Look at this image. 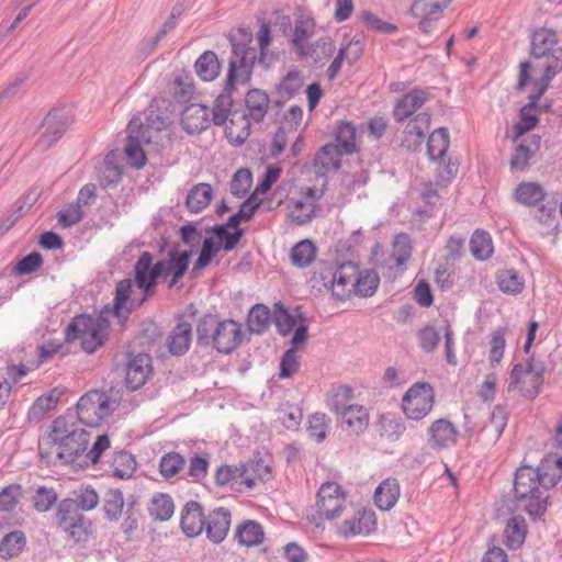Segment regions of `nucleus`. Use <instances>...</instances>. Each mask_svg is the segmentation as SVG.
<instances>
[{
    "instance_id": "1",
    "label": "nucleus",
    "mask_w": 562,
    "mask_h": 562,
    "mask_svg": "<svg viewBox=\"0 0 562 562\" xmlns=\"http://www.w3.org/2000/svg\"><path fill=\"white\" fill-rule=\"evenodd\" d=\"M192 255V249L180 250L179 243H172L168 249L167 258L158 260L156 263H154L151 252H142L134 265V278L135 284L143 291V295L139 299L132 297V279L127 278L119 281L114 291V316L120 321L126 319L134 308L143 305L147 297L154 294L159 278L167 280L170 277L168 288H173L188 271Z\"/></svg>"
},
{
    "instance_id": "2",
    "label": "nucleus",
    "mask_w": 562,
    "mask_h": 562,
    "mask_svg": "<svg viewBox=\"0 0 562 562\" xmlns=\"http://www.w3.org/2000/svg\"><path fill=\"white\" fill-rule=\"evenodd\" d=\"M236 34L229 35L232 45V56L228 61V72L223 91L217 95L212 109V123L216 126L224 125L227 121L229 124L225 128L226 136L231 142L234 140V126L241 124V131L236 136L237 144H241L249 136L250 123L245 113L237 115L232 112L233 99L232 93L237 85H247L252 75L258 53L254 47H249L251 42V33L245 29H238Z\"/></svg>"
},
{
    "instance_id": "3",
    "label": "nucleus",
    "mask_w": 562,
    "mask_h": 562,
    "mask_svg": "<svg viewBox=\"0 0 562 562\" xmlns=\"http://www.w3.org/2000/svg\"><path fill=\"white\" fill-rule=\"evenodd\" d=\"M196 344L212 347L217 352L229 355L243 342L244 333L238 322L221 318L220 315L206 313L196 323Z\"/></svg>"
},
{
    "instance_id": "4",
    "label": "nucleus",
    "mask_w": 562,
    "mask_h": 562,
    "mask_svg": "<svg viewBox=\"0 0 562 562\" xmlns=\"http://www.w3.org/2000/svg\"><path fill=\"white\" fill-rule=\"evenodd\" d=\"M514 497L518 506L531 519L541 518L548 507V490L543 486L539 473L530 465L519 467L514 476Z\"/></svg>"
},
{
    "instance_id": "5",
    "label": "nucleus",
    "mask_w": 562,
    "mask_h": 562,
    "mask_svg": "<svg viewBox=\"0 0 562 562\" xmlns=\"http://www.w3.org/2000/svg\"><path fill=\"white\" fill-rule=\"evenodd\" d=\"M50 438L57 445V458L65 464H77L83 460L90 434L74 427L67 417L59 416L53 422Z\"/></svg>"
},
{
    "instance_id": "6",
    "label": "nucleus",
    "mask_w": 562,
    "mask_h": 562,
    "mask_svg": "<svg viewBox=\"0 0 562 562\" xmlns=\"http://www.w3.org/2000/svg\"><path fill=\"white\" fill-rule=\"evenodd\" d=\"M543 362L535 361L533 358L527 361L526 367L517 363L512 369L508 390L515 389L522 383L520 387L522 395L527 398H535L543 384Z\"/></svg>"
},
{
    "instance_id": "7",
    "label": "nucleus",
    "mask_w": 562,
    "mask_h": 562,
    "mask_svg": "<svg viewBox=\"0 0 562 562\" xmlns=\"http://www.w3.org/2000/svg\"><path fill=\"white\" fill-rule=\"evenodd\" d=\"M78 420L87 426H99L111 414L110 396L102 391L92 390L83 394L77 405Z\"/></svg>"
},
{
    "instance_id": "8",
    "label": "nucleus",
    "mask_w": 562,
    "mask_h": 562,
    "mask_svg": "<svg viewBox=\"0 0 562 562\" xmlns=\"http://www.w3.org/2000/svg\"><path fill=\"white\" fill-rule=\"evenodd\" d=\"M435 403V392L427 382H417L404 394L402 409L407 418L420 420L431 411Z\"/></svg>"
},
{
    "instance_id": "9",
    "label": "nucleus",
    "mask_w": 562,
    "mask_h": 562,
    "mask_svg": "<svg viewBox=\"0 0 562 562\" xmlns=\"http://www.w3.org/2000/svg\"><path fill=\"white\" fill-rule=\"evenodd\" d=\"M72 119L65 108L52 109L41 123V134L36 142L40 149L50 148L58 139L63 137L67 128L71 125Z\"/></svg>"
},
{
    "instance_id": "10",
    "label": "nucleus",
    "mask_w": 562,
    "mask_h": 562,
    "mask_svg": "<svg viewBox=\"0 0 562 562\" xmlns=\"http://www.w3.org/2000/svg\"><path fill=\"white\" fill-rule=\"evenodd\" d=\"M345 496L340 485L334 482L324 483L317 493V514L325 519L338 517L344 508Z\"/></svg>"
},
{
    "instance_id": "11",
    "label": "nucleus",
    "mask_w": 562,
    "mask_h": 562,
    "mask_svg": "<svg viewBox=\"0 0 562 562\" xmlns=\"http://www.w3.org/2000/svg\"><path fill=\"white\" fill-rule=\"evenodd\" d=\"M153 359L148 353L139 352L133 356L127 352V362L125 366V386L130 391L140 389L149 379L153 371Z\"/></svg>"
},
{
    "instance_id": "12",
    "label": "nucleus",
    "mask_w": 562,
    "mask_h": 562,
    "mask_svg": "<svg viewBox=\"0 0 562 562\" xmlns=\"http://www.w3.org/2000/svg\"><path fill=\"white\" fill-rule=\"evenodd\" d=\"M546 198L543 188L537 182H520L514 192V199L516 202L525 206H537L539 205V212L541 216H550L555 211V202L539 204Z\"/></svg>"
},
{
    "instance_id": "13",
    "label": "nucleus",
    "mask_w": 562,
    "mask_h": 562,
    "mask_svg": "<svg viewBox=\"0 0 562 562\" xmlns=\"http://www.w3.org/2000/svg\"><path fill=\"white\" fill-rule=\"evenodd\" d=\"M358 271L359 267L351 261L342 262L337 267L331 278L333 295L337 300L345 301L351 296L352 283L356 281Z\"/></svg>"
},
{
    "instance_id": "14",
    "label": "nucleus",
    "mask_w": 562,
    "mask_h": 562,
    "mask_svg": "<svg viewBox=\"0 0 562 562\" xmlns=\"http://www.w3.org/2000/svg\"><path fill=\"white\" fill-rule=\"evenodd\" d=\"M232 514L228 508L217 507L211 510L205 517V535L213 543H221L225 540L231 527Z\"/></svg>"
},
{
    "instance_id": "15",
    "label": "nucleus",
    "mask_w": 562,
    "mask_h": 562,
    "mask_svg": "<svg viewBox=\"0 0 562 562\" xmlns=\"http://www.w3.org/2000/svg\"><path fill=\"white\" fill-rule=\"evenodd\" d=\"M192 336V324L186 321L184 316H180L166 340L169 353L176 357L186 355L190 349Z\"/></svg>"
},
{
    "instance_id": "16",
    "label": "nucleus",
    "mask_w": 562,
    "mask_h": 562,
    "mask_svg": "<svg viewBox=\"0 0 562 562\" xmlns=\"http://www.w3.org/2000/svg\"><path fill=\"white\" fill-rule=\"evenodd\" d=\"M210 110L203 104L190 103L184 106L181 113V125L190 134H200L210 127Z\"/></svg>"
},
{
    "instance_id": "17",
    "label": "nucleus",
    "mask_w": 562,
    "mask_h": 562,
    "mask_svg": "<svg viewBox=\"0 0 562 562\" xmlns=\"http://www.w3.org/2000/svg\"><path fill=\"white\" fill-rule=\"evenodd\" d=\"M427 434L428 445L434 450H442L457 442V428L446 418H439L432 422Z\"/></svg>"
},
{
    "instance_id": "18",
    "label": "nucleus",
    "mask_w": 562,
    "mask_h": 562,
    "mask_svg": "<svg viewBox=\"0 0 562 562\" xmlns=\"http://www.w3.org/2000/svg\"><path fill=\"white\" fill-rule=\"evenodd\" d=\"M429 123L430 115L427 112L418 113L407 123L404 130L402 146L409 151H416L425 140Z\"/></svg>"
},
{
    "instance_id": "19",
    "label": "nucleus",
    "mask_w": 562,
    "mask_h": 562,
    "mask_svg": "<svg viewBox=\"0 0 562 562\" xmlns=\"http://www.w3.org/2000/svg\"><path fill=\"white\" fill-rule=\"evenodd\" d=\"M205 517L203 507L195 501L188 502L182 510L180 517V527L183 533L190 538L201 535L205 528Z\"/></svg>"
},
{
    "instance_id": "20",
    "label": "nucleus",
    "mask_w": 562,
    "mask_h": 562,
    "mask_svg": "<svg viewBox=\"0 0 562 562\" xmlns=\"http://www.w3.org/2000/svg\"><path fill=\"white\" fill-rule=\"evenodd\" d=\"M342 155L345 154L329 143L322 146L313 159L316 176L326 178L329 172L338 171L341 167Z\"/></svg>"
},
{
    "instance_id": "21",
    "label": "nucleus",
    "mask_w": 562,
    "mask_h": 562,
    "mask_svg": "<svg viewBox=\"0 0 562 562\" xmlns=\"http://www.w3.org/2000/svg\"><path fill=\"white\" fill-rule=\"evenodd\" d=\"M429 98V92L425 89L414 88L404 94L395 104L393 110L394 119L403 122L422 108Z\"/></svg>"
},
{
    "instance_id": "22",
    "label": "nucleus",
    "mask_w": 562,
    "mask_h": 562,
    "mask_svg": "<svg viewBox=\"0 0 562 562\" xmlns=\"http://www.w3.org/2000/svg\"><path fill=\"white\" fill-rule=\"evenodd\" d=\"M151 143V135H144L127 132V143L124 147L126 159L130 166L140 169L146 164V155L142 144Z\"/></svg>"
},
{
    "instance_id": "23",
    "label": "nucleus",
    "mask_w": 562,
    "mask_h": 562,
    "mask_svg": "<svg viewBox=\"0 0 562 562\" xmlns=\"http://www.w3.org/2000/svg\"><path fill=\"white\" fill-rule=\"evenodd\" d=\"M535 470L539 473L543 486L549 491L554 487L562 477V457L548 454Z\"/></svg>"
},
{
    "instance_id": "24",
    "label": "nucleus",
    "mask_w": 562,
    "mask_h": 562,
    "mask_svg": "<svg viewBox=\"0 0 562 562\" xmlns=\"http://www.w3.org/2000/svg\"><path fill=\"white\" fill-rule=\"evenodd\" d=\"M168 125L169 122L167 117L150 111L146 116L145 122H143L139 117H133L127 125V132L151 135L153 138L154 134L166 130Z\"/></svg>"
},
{
    "instance_id": "25",
    "label": "nucleus",
    "mask_w": 562,
    "mask_h": 562,
    "mask_svg": "<svg viewBox=\"0 0 562 562\" xmlns=\"http://www.w3.org/2000/svg\"><path fill=\"white\" fill-rule=\"evenodd\" d=\"M295 313L296 315L291 314L281 302L274 304L273 323L281 336H288L296 327L297 319L300 323H305L306 318L300 313V307L295 310Z\"/></svg>"
},
{
    "instance_id": "26",
    "label": "nucleus",
    "mask_w": 562,
    "mask_h": 562,
    "mask_svg": "<svg viewBox=\"0 0 562 562\" xmlns=\"http://www.w3.org/2000/svg\"><path fill=\"white\" fill-rule=\"evenodd\" d=\"M356 136L357 130L352 123L340 122L335 130V142L330 144L345 155H351L358 150Z\"/></svg>"
},
{
    "instance_id": "27",
    "label": "nucleus",
    "mask_w": 562,
    "mask_h": 562,
    "mask_svg": "<svg viewBox=\"0 0 562 562\" xmlns=\"http://www.w3.org/2000/svg\"><path fill=\"white\" fill-rule=\"evenodd\" d=\"M213 198L211 184L201 182L189 190L186 198V206L191 213H199L206 209Z\"/></svg>"
},
{
    "instance_id": "28",
    "label": "nucleus",
    "mask_w": 562,
    "mask_h": 562,
    "mask_svg": "<svg viewBox=\"0 0 562 562\" xmlns=\"http://www.w3.org/2000/svg\"><path fill=\"white\" fill-rule=\"evenodd\" d=\"M400 497V484L395 479H386L376 487L374 503L381 510H390Z\"/></svg>"
},
{
    "instance_id": "29",
    "label": "nucleus",
    "mask_w": 562,
    "mask_h": 562,
    "mask_svg": "<svg viewBox=\"0 0 562 562\" xmlns=\"http://www.w3.org/2000/svg\"><path fill=\"white\" fill-rule=\"evenodd\" d=\"M97 177L103 188L115 186L122 179V168L114 161V154H108L97 167Z\"/></svg>"
},
{
    "instance_id": "30",
    "label": "nucleus",
    "mask_w": 562,
    "mask_h": 562,
    "mask_svg": "<svg viewBox=\"0 0 562 562\" xmlns=\"http://www.w3.org/2000/svg\"><path fill=\"white\" fill-rule=\"evenodd\" d=\"M527 533V525L521 516H514L508 519L505 530V544L507 548L518 549L525 541Z\"/></svg>"
},
{
    "instance_id": "31",
    "label": "nucleus",
    "mask_w": 562,
    "mask_h": 562,
    "mask_svg": "<svg viewBox=\"0 0 562 562\" xmlns=\"http://www.w3.org/2000/svg\"><path fill=\"white\" fill-rule=\"evenodd\" d=\"M265 532L262 526L255 520H246L235 531L237 541L246 547H254L262 542Z\"/></svg>"
},
{
    "instance_id": "32",
    "label": "nucleus",
    "mask_w": 562,
    "mask_h": 562,
    "mask_svg": "<svg viewBox=\"0 0 562 562\" xmlns=\"http://www.w3.org/2000/svg\"><path fill=\"white\" fill-rule=\"evenodd\" d=\"M109 327V322L99 316V321L95 325L80 339V346L87 353H93L99 347H101L105 339V330Z\"/></svg>"
},
{
    "instance_id": "33",
    "label": "nucleus",
    "mask_w": 562,
    "mask_h": 562,
    "mask_svg": "<svg viewBox=\"0 0 562 562\" xmlns=\"http://www.w3.org/2000/svg\"><path fill=\"white\" fill-rule=\"evenodd\" d=\"M194 68L202 80L212 81L220 75L221 63L213 50H206L196 59Z\"/></svg>"
},
{
    "instance_id": "34",
    "label": "nucleus",
    "mask_w": 562,
    "mask_h": 562,
    "mask_svg": "<svg viewBox=\"0 0 562 562\" xmlns=\"http://www.w3.org/2000/svg\"><path fill=\"white\" fill-rule=\"evenodd\" d=\"M26 547V537L23 531L14 530L7 533L0 541V558L10 560L16 558Z\"/></svg>"
},
{
    "instance_id": "35",
    "label": "nucleus",
    "mask_w": 562,
    "mask_h": 562,
    "mask_svg": "<svg viewBox=\"0 0 562 562\" xmlns=\"http://www.w3.org/2000/svg\"><path fill=\"white\" fill-rule=\"evenodd\" d=\"M271 321L273 312L271 313L265 304H256L248 313L247 326L250 333L262 334L269 328Z\"/></svg>"
},
{
    "instance_id": "36",
    "label": "nucleus",
    "mask_w": 562,
    "mask_h": 562,
    "mask_svg": "<svg viewBox=\"0 0 562 562\" xmlns=\"http://www.w3.org/2000/svg\"><path fill=\"white\" fill-rule=\"evenodd\" d=\"M269 98L268 94L260 89H252L247 92L246 106L249 111L250 117L256 122H261L268 111Z\"/></svg>"
},
{
    "instance_id": "37",
    "label": "nucleus",
    "mask_w": 562,
    "mask_h": 562,
    "mask_svg": "<svg viewBox=\"0 0 562 562\" xmlns=\"http://www.w3.org/2000/svg\"><path fill=\"white\" fill-rule=\"evenodd\" d=\"M99 321V317H92L87 314L75 316L67 325L65 337L67 342L80 340Z\"/></svg>"
},
{
    "instance_id": "38",
    "label": "nucleus",
    "mask_w": 562,
    "mask_h": 562,
    "mask_svg": "<svg viewBox=\"0 0 562 562\" xmlns=\"http://www.w3.org/2000/svg\"><path fill=\"white\" fill-rule=\"evenodd\" d=\"M175 505L168 494L156 493L148 506L149 515L154 520L166 521L173 515Z\"/></svg>"
},
{
    "instance_id": "39",
    "label": "nucleus",
    "mask_w": 562,
    "mask_h": 562,
    "mask_svg": "<svg viewBox=\"0 0 562 562\" xmlns=\"http://www.w3.org/2000/svg\"><path fill=\"white\" fill-rule=\"evenodd\" d=\"M111 468L115 477L126 480L133 476L137 462L131 452L119 451L113 456Z\"/></svg>"
},
{
    "instance_id": "40",
    "label": "nucleus",
    "mask_w": 562,
    "mask_h": 562,
    "mask_svg": "<svg viewBox=\"0 0 562 562\" xmlns=\"http://www.w3.org/2000/svg\"><path fill=\"white\" fill-rule=\"evenodd\" d=\"M341 416L342 422L347 424L348 428L355 435L362 434L369 425V414L367 409L360 405L349 406Z\"/></svg>"
},
{
    "instance_id": "41",
    "label": "nucleus",
    "mask_w": 562,
    "mask_h": 562,
    "mask_svg": "<svg viewBox=\"0 0 562 562\" xmlns=\"http://www.w3.org/2000/svg\"><path fill=\"white\" fill-rule=\"evenodd\" d=\"M380 283L379 274L374 270L358 271L355 283H352V294L368 297L372 296Z\"/></svg>"
},
{
    "instance_id": "42",
    "label": "nucleus",
    "mask_w": 562,
    "mask_h": 562,
    "mask_svg": "<svg viewBox=\"0 0 562 562\" xmlns=\"http://www.w3.org/2000/svg\"><path fill=\"white\" fill-rule=\"evenodd\" d=\"M316 247L310 239L299 241L290 254L291 262L297 268H307L315 260Z\"/></svg>"
},
{
    "instance_id": "43",
    "label": "nucleus",
    "mask_w": 562,
    "mask_h": 562,
    "mask_svg": "<svg viewBox=\"0 0 562 562\" xmlns=\"http://www.w3.org/2000/svg\"><path fill=\"white\" fill-rule=\"evenodd\" d=\"M449 147V133L446 127L432 132L427 142V153L431 160L442 159Z\"/></svg>"
},
{
    "instance_id": "44",
    "label": "nucleus",
    "mask_w": 562,
    "mask_h": 562,
    "mask_svg": "<svg viewBox=\"0 0 562 562\" xmlns=\"http://www.w3.org/2000/svg\"><path fill=\"white\" fill-rule=\"evenodd\" d=\"M379 427L380 436L390 441L398 440L406 430L402 419L390 413L380 416Z\"/></svg>"
},
{
    "instance_id": "45",
    "label": "nucleus",
    "mask_w": 562,
    "mask_h": 562,
    "mask_svg": "<svg viewBox=\"0 0 562 562\" xmlns=\"http://www.w3.org/2000/svg\"><path fill=\"white\" fill-rule=\"evenodd\" d=\"M470 249L477 260H487L493 255V241L488 233L475 231L470 240Z\"/></svg>"
},
{
    "instance_id": "46",
    "label": "nucleus",
    "mask_w": 562,
    "mask_h": 562,
    "mask_svg": "<svg viewBox=\"0 0 562 562\" xmlns=\"http://www.w3.org/2000/svg\"><path fill=\"white\" fill-rule=\"evenodd\" d=\"M498 288L504 293H520L524 289V280L515 269H502L496 273Z\"/></svg>"
},
{
    "instance_id": "47",
    "label": "nucleus",
    "mask_w": 562,
    "mask_h": 562,
    "mask_svg": "<svg viewBox=\"0 0 562 562\" xmlns=\"http://www.w3.org/2000/svg\"><path fill=\"white\" fill-rule=\"evenodd\" d=\"M83 517L85 515L70 498H64L58 503L56 520L59 528L80 521Z\"/></svg>"
},
{
    "instance_id": "48",
    "label": "nucleus",
    "mask_w": 562,
    "mask_h": 562,
    "mask_svg": "<svg viewBox=\"0 0 562 562\" xmlns=\"http://www.w3.org/2000/svg\"><path fill=\"white\" fill-rule=\"evenodd\" d=\"M412 243L407 234H398L392 245V258L394 262L390 268H397L404 265L412 256Z\"/></svg>"
},
{
    "instance_id": "49",
    "label": "nucleus",
    "mask_w": 562,
    "mask_h": 562,
    "mask_svg": "<svg viewBox=\"0 0 562 562\" xmlns=\"http://www.w3.org/2000/svg\"><path fill=\"white\" fill-rule=\"evenodd\" d=\"M124 507L123 493L119 488L109 490L104 496L103 510L105 517L111 521L120 519Z\"/></svg>"
},
{
    "instance_id": "50",
    "label": "nucleus",
    "mask_w": 562,
    "mask_h": 562,
    "mask_svg": "<svg viewBox=\"0 0 562 562\" xmlns=\"http://www.w3.org/2000/svg\"><path fill=\"white\" fill-rule=\"evenodd\" d=\"M507 331V327H498L491 334L488 360L492 368L499 364L503 359Z\"/></svg>"
},
{
    "instance_id": "51",
    "label": "nucleus",
    "mask_w": 562,
    "mask_h": 562,
    "mask_svg": "<svg viewBox=\"0 0 562 562\" xmlns=\"http://www.w3.org/2000/svg\"><path fill=\"white\" fill-rule=\"evenodd\" d=\"M205 232L206 234L214 235L220 241H222L223 249L225 251L233 250L244 235V229H238L231 233L226 226H222L220 224L206 228Z\"/></svg>"
},
{
    "instance_id": "52",
    "label": "nucleus",
    "mask_w": 562,
    "mask_h": 562,
    "mask_svg": "<svg viewBox=\"0 0 562 562\" xmlns=\"http://www.w3.org/2000/svg\"><path fill=\"white\" fill-rule=\"evenodd\" d=\"M186 460L178 452H168L162 456L159 462V472L165 479L177 475L184 467Z\"/></svg>"
},
{
    "instance_id": "53",
    "label": "nucleus",
    "mask_w": 562,
    "mask_h": 562,
    "mask_svg": "<svg viewBox=\"0 0 562 562\" xmlns=\"http://www.w3.org/2000/svg\"><path fill=\"white\" fill-rule=\"evenodd\" d=\"M352 389L347 385H339L333 389L331 398L328 402L329 409L336 414H344L351 406Z\"/></svg>"
},
{
    "instance_id": "54",
    "label": "nucleus",
    "mask_w": 562,
    "mask_h": 562,
    "mask_svg": "<svg viewBox=\"0 0 562 562\" xmlns=\"http://www.w3.org/2000/svg\"><path fill=\"white\" fill-rule=\"evenodd\" d=\"M532 104H526L520 109L519 117L520 122L514 125L515 135L513 139L516 142L525 133L531 131L539 123L537 115L532 114Z\"/></svg>"
},
{
    "instance_id": "55",
    "label": "nucleus",
    "mask_w": 562,
    "mask_h": 562,
    "mask_svg": "<svg viewBox=\"0 0 562 562\" xmlns=\"http://www.w3.org/2000/svg\"><path fill=\"white\" fill-rule=\"evenodd\" d=\"M315 23L312 19L303 16L295 20L292 44L300 50H303L304 43L314 33Z\"/></svg>"
},
{
    "instance_id": "56",
    "label": "nucleus",
    "mask_w": 562,
    "mask_h": 562,
    "mask_svg": "<svg viewBox=\"0 0 562 562\" xmlns=\"http://www.w3.org/2000/svg\"><path fill=\"white\" fill-rule=\"evenodd\" d=\"M218 250H220V245H217L213 238H211V237L204 238L202 241V247H201L200 254L194 262L192 272L200 271V270L204 269L205 267H207Z\"/></svg>"
},
{
    "instance_id": "57",
    "label": "nucleus",
    "mask_w": 562,
    "mask_h": 562,
    "mask_svg": "<svg viewBox=\"0 0 562 562\" xmlns=\"http://www.w3.org/2000/svg\"><path fill=\"white\" fill-rule=\"evenodd\" d=\"M80 510L88 512L99 504V495L91 486L81 487L74 492V497H69Z\"/></svg>"
},
{
    "instance_id": "58",
    "label": "nucleus",
    "mask_w": 562,
    "mask_h": 562,
    "mask_svg": "<svg viewBox=\"0 0 562 562\" xmlns=\"http://www.w3.org/2000/svg\"><path fill=\"white\" fill-rule=\"evenodd\" d=\"M252 176L249 169H238L231 181V193L236 198L244 196L250 189Z\"/></svg>"
},
{
    "instance_id": "59",
    "label": "nucleus",
    "mask_w": 562,
    "mask_h": 562,
    "mask_svg": "<svg viewBox=\"0 0 562 562\" xmlns=\"http://www.w3.org/2000/svg\"><path fill=\"white\" fill-rule=\"evenodd\" d=\"M57 502V493L53 487L40 486L33 496L34 508L41 513L49 510Z\"/></svg>"
},
{
    "instance_id": "60",
    "label": "nucleus",
    "mask_w": 562,
    "mask_h": 562,
    "mask_svg": "<svg viewBox=\"0 0 562 562\" xmlns=\"http://www.w3.org/2000/svg\"><path fill=\"white\" fill-rule=\"evenodd\" d=\"M91 520L87 517L80 519V521H75V524H69L63 528L69 539L75 542H83L87 541L90 535Z\"/></svg>"
},
{
    "instance_id": "61",
    "label": "nucleus",
    "mask_w": 562,
    "mask_h": 562,
    "mask_svg": "<svg viewBox=\"0 0 562 562\" xmlns=\"http://www.w3.org/2000/svg\"><path fill=\"white\" fill-rule=\"evenodd\" d=\"M300 357L293 349H288L281 357L279 366V378H292L300 369Z\"/></svg>"
},
{
    "instance_id": "62",
    "label": "nucleus",
    "mask_w": 562,
    "mask_h": 562,
    "mask_svg": "<svg viewBox=\"0 0 562 562\" xmlns=\"http://www.w3.org/2000/svg\"><path fill=\"white\" fill-rule=\"evenodd\" d=\"M83 211L79 202L69 204L65 210L59 211L57 214L58 224L64 227H71L83 218Z\"/></svg>"
},
{
    "instance_id": "63",
    "label": "nucleus",
    "mask_w": 562,
    "mask_h": 562,
    "mask_svg": "<svg viewBox=\"0 0 562 562\" xmlns=\"http://www.w3.org/2000/svg\"><path fill=\"white\" fill-rule=\"evenodd\" d=\"M328 422L326 414L314 413L308 419L310 436L317 442H322L327 436Z\"/></svg>"
},
{
    "instance_id": "64",
    "label": "nucleus",
    "mask_w": 562,
    "mask_h": 562,
    "mask_svg": "<svg viewBox=\"0 0 562 562\" xmlns=\"http://www.w3.org/2000/svg\"><path fill=\"white\" fill-rule=\"evenodd\" d=\"M303 412L300 407L289 403L279 408V419L288 429H296L302 420Z\"/></svg>"
}]
</instances>
